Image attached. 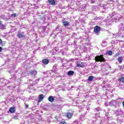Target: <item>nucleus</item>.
<instances>
[{
    "label": "nucleus",
    "mask_w": 124,
    "mask_h": 124,
    "mask_svg": "<svg viewBox=\"0 0 124 124\" xmlns=\"http://www.w3.org/2000/svg\"><path fill=\"white\" fill-rule=\"evenodd\" d=\"M95 61L96 62H106V60L104 58L103 55H97L95 57Z\"/></svg>",
    "instance_id": "1"
},
{
    "label": "nucleus",
    "mask_w": 124,
    "mask_h": 124,
    "mask_svg": "<svg viewBox=\"0 0 124 124\" xmlns=\"http://www.w3.org/2000/svg\"><path fill=\"white\" fill-rule=\"evenodd\" d=\"M100 27L98 26H96L94 27V32L97 34V33H99V31H100Z\"/></svg>",
    "instance_id": "2"
},
{
    "label": "nucleus",
    "mask_w": 124,
    "mask_h": 124,
    "mask_svg": "<svg viewBox=\"0 0 124 124\" xmlns=\"http://www.w3.org/2000/svg\"><path fill=\"white\" fill-rule=\"evenodd\" d=\"M44 97H45L44 95H43V94H40L38 97V102H39V103L41 102V101H42V100H43V99L44 98Z\"/></svg>",
    "instance_id": "3"
},
{
    "label": "nucleus",
    "mask_w": 124,
    "mask_h": 124,
    "mask_svg": "<svg viewBox=\"0 0 124 124\" xmlns=\"http://www.w3.org/2000/svg\"><path fill=\"white\" fill-rule=\"evenodd\" d=\"M84 62H81L80 63H79V62H77V67H85V65H84Z\"/></svg>",
    "instance_id": "4"
},
{
    "label": "nucleus",
    "mask_w": 124,
    "mask_h": 124,
    "mask_svg": "<svg viewBox=\"0 0 124 124\" xmlns=\"http://www.w3.org/2000/svg\"><path fill=\"white\" fill-rule=\"evenodd\" d=\"M48 2L50 5H55L56 4V0H48Z\"/></svg>",
    "instance_id": "5"
},
{
    "label": "nucleus",
    "mask_w": 124,
    "mask_h": 124,
    "mask_svg": "<svg viewBox=\"0 0 124 124\" xmlns=\"http://www.w3.org/2000/svg\"><path fill=\"white\" fill-rule=\"evenodd\" d=\"M66 116L67 119H71V118H72V117L73 116V113H70L69 112H67L66 114Z\"/></svg>",
    "instance_id": "6"
},
{
    "label": "nucleus",
    "mask_w": 124,
    "mask_h": 124,
    "mask_svg": "<svg viewBox=\"0 0 124 124\" xmlns=\"http://www.w3.org/2000/svg\"><path fill=\"white\" fill-rule=\"evenodd\" d=\"M9 111L10 113H15V112H16V109L14 107H11Z\"/></svg>",
    "instance_id": "7"
},
{
    "label": "nucleus",
    "mask_w": 124,
    "mask_h": 124,
    "mask_svg": "<svg viewBox=\"0 0 124 124\" xmlns=\"http://www.w3.org/2000/svg\"><path fill=\"white\" fill-rule=\"evenodd\" d=\"M42 62L44 64H48V63H49V60L47 59H44L43 60H42Z\"/></svg>",
    "instance_id": "8"
},
{
    "label": "nucleus",
    "mask_w": 124,
    "mask_h": 124,
    "mask_svg": "<svg viewBox=\"0 0 124 124\" xmlns=\"http://www.w3.org/2000/svg\"><path fill=\"white\" fill-rule=\"evenodd\" d=\"M118 81L119 83H122V84H124V77H122L120 78H119Z\"/></svg>",
    "instance_id": "9"
},
{
    "label": "nucleus",
    "mask_w": 124,
    "mask_h": 124,
    "mask_svg": "<svg viewBox=\"0 0 124 124\" xmlns=\"http://www.w3.org/2000/svg\"><path fill=\"white\" fill-rule=\"evenodd\" d=\"M62 24L65 27H68V26H69V22H68V21H64V20H62Z\"/></svg>",
    "instance_id": "10"
},
{
    "label": "nucleus",
    "mask_w": 124,
    "mask_h": 124,
    "mask_svg": "<svg viewBox=\"0 0 124 124\" xmlns=\"http://www.w3.org/2000/svg\"><path fill=\"white\" fill-rule=\"evenodd\" d=\"M30 74L31 75H33L34 76H35V75L37 74V72L36 71L31 70L30 72Z\"/></svg>",
    "instance_id": "11"
},
{
    "label": "nucleus",
    "mask_w": 124,
    "mask_h": 124,
    "mask_svg": "<svg viewBox=\"0 0 124 124\" xmlns=\"http://www.w3.org/2000/svg\"><path fill=\"white\" fill-rule=\"evenodd\" d=\"M67 75L68 76H71V75H74V71H68L67 73Z\"/></svg>",
    "instance_id": "12"
},
{
    "label": "nucleus",
    "mask_w": 124,
    "mask_h": 124,
    "mask_svg": "<svg viewBox=\"0 0 124 124\" xmlns=\"http://www.w3.org/2000/svg\"><path fill=\"white\" fill-rule=\"evenodd\" d=\"M48 101H50V102H53V101H54V97L53 96H50L48 97Z\"/></svg>",
    "instance_id": "13"
},
{
    "label": "nucleus",
    "mask_w": 124,
    "mask_h": 124,
    "mask_svg": "<svg viewBox=\"0 0 124 124\" xmlns=\"http://www.w3.org/2000/svg\"><path fill=\"white\" fill-rule=\"evenodd\" d=\"M117 60L119 63L123 62V57H118Z\"/></svg>",
    "instance_id": "14"
},
{
    "label": "nucleus",
    "mask_w": 124,
    "mask_h": 124,
    "mask_svg": "<svg viewBox=\"0 0 124 124\" xmlns=\"http://www.w3.org/2000/svg\"><path fill=\"white\" fill-rule=\"evenodd\" d=\"M17 36L19 38H22V37H24V34L22 33H18L17 34Z\"/></svg>",
    "instance_id": "15"
},
{
    "label": "nucleus",
    "mask_w": 124,
    "mask_h": 124,
    "mask_svg": "<svg viewBox=\"0 0 124 124\" xmlns=\"http://www.w3.org/2000/svg\"><path fill=\"white\" fill-rule=\"evenodd\" d=\"M107 55H108V56H112L113 54V53L112 52V50L108 51L106 52Z\"/></svg>",
    "instance_id": "16"
},
{
    "label": "nucleus",
    "mask_w": 124,
    "mask_h": 124,
    "mask_svg": "<svg viewBox=\"0 0 124 124\" xmlns=\"http://www.w3.org/2000/svg\"><path fill=\"white\" fill-rule=\"evenodd\" d=\"M93 78H94V77L93 76H89L88 78V81H93Z\"/></svg>",
    "instance_id": "17"
},
{
    "label": "nucleus",
    "mask_w": 124,
    "mask_h": 124,
    "mask_svg": "<svg viewBox=\"0 0 124 124\" xmlns=\"http://www.w3.org/2000/svg\"><path fill=\"white\" fill-rule=\"evenodd\" d=\"M17 16V15L16 14H11V17H13L14 18H15V17Z\"/></svg>",
    "instance_id": "18"
},
{
    "label": "nucleus",
    "mask_w": 124,
    "mask_h": 124,
    "mask_svg": "<svg viewBox=\"0 0 124 124\" xmlns=\"http://www.w3.org/2000/svg\"><path fill=\"white\" fill-rule=\"evenodd\" d=\"M0 27H1V29H2L3 30L5 29V26L3 24L1 25Z\"/></svg>",
    "instance_id": "19"
},
{
    "label": "nucleus",
    "mask_w": 124,
    "mask_h": 124,
    "mask_svg": "<svg viewBox=\"0 0 124 124\" xmlns=\"http://www.w3.org/2000/svg\"><path fill=\"white\" fill-rule=\"evenodd\" d=\"M59 124H67V123L65 121H62L60 122Z\"/></svg>",
    "instance_id": "20"
},
{
    "label": "nucleus",
    "mask_w": 124,
    "mask_h": 124,
    "mask_svg": "<svg viewBox=\"0 0 124 124\" xmlns=\"http://www.w3.org/2000/svg\"><path fill=\"white\" fill-rule=\"evenodd\" d=\"M95 110L97 111V112H99V111H100V108L99 107H97L95 108Z\"/></svg>",
    "instance_id": "21"
},
{
    "label": "nucleus",
    "mask_w": 124,
    "mask_h": 124,
    "mask_svg": "<svg viewBox=\"0 0 124 124\" xmlns=\"http://www.w3.org/2000/svg\"><path fill=\"white\" fill-rule=\"evenodd\" d=\"M118 56H120V53H116V54L115 55V58H117V57H118Z\"/></svg>",
    "instance_id": "22"
},
{
    "label": "nucleus",
    "mask_w": 124,
    "mask_h": 124,
    "mask_svg": "<svg viewBox=\"0 0 124 124\" xmlns=\"http://www.w3.org/2000/svg\"><path fill=\"white\" fill-rule=\"evenodd\" d=\"M13 119L14 120H18V117H17V116H16L14 117Z\"/></svg>",
    "instance_id": "23"
},
{
    "label": "nucleus",
    "mask_w": 124,
    "mask_h": 124,
    "mask_svg": "<svg viewBox=\"0 0 124 124\" xmlns=\"http://www.w3.org/2000/svg\"><path fill=\"white\" fill-rule=\"evenodd\" d=\"M25 108H29V105L26 104H25Z\"/></svg>",
    "instance_id": "24"
},
{
    "label": "nucleus",
    "mask_w": 124,
    "mask_h": 124,
    "mask_svg": "<svg viewBox=\"0 0 124 124\" xmlns=\"http://www.w3.org/2000/svg\"><path fill=\"white\" fill-rule=\"evenodd\" d=\"M0 44H2V40L0 38Z\"/></svg>",
    "instance_id": "25"
},
{
    "label": "nucleus",
    "mask_w": 124,
    "mask_h": 124,
    "mask_svg": "<svg viewBox=\"0 0 124 124\" xmlns=\"http://www.w3.org/2000/svg\"><path fill=\"white\" fill-rule=\"evenodd\" d=\"M2 51V47L1 46H0V52Z\"/></svg>",
    "instance_id": "26"
},
{
    "label": "nucleus",
    "mask_w": 124,
    "mask_h": 124,
    "mask_svg": "<svg viewBox=\"0 0 124 124\" xmlns=\"http://www.w3.org/2000/svg\"><path fill=\"white\" fill-rule=\"evenodd\" d=\"M2 25V24H1V21H0V27Z\"/></svg>",
    "instance_id": "27"
},
{
    "label": "nucleus",
    "mask_w": 124,
    "mask_h": 124,
    "mask_svg": "<svg viewBox=\"0 0 124 124\" xmlns=\"http://www.w3.org/2000/svg\"><path fill=\"white\" fill-rule=\"evenodd\" d=\"M122 104H123V107H124V101H123V102Z\"/></svg>",
    "instance_id": "28"
},
{
    "label": "nucleus",
    "mask_w": 124,
    "mask_h": 124,
    "mask_svg": "<svg viewBox=\"0 0 124 124\" xmlns=\"http://www.w3.org/2000/svg\"><path fill=\"white\" fill-rule=\"evenodd\" d=\"M87 96H88V95H86V97H87Z\"/></svg>",
    "instance_id": "29"
},
{
    "label": "nucleus",
    "mask_w": 124,
    "mask_h": 124,
    "mask_svg": "<svg viewBox=\"0 0 124 124\" xmlns=\"http://www.w3.org/2000/svg\"><path fill=\"white\" fill-rule=\"evenodd\" d=\"M87 96H88V95H86V97H87Z\"/></svg>",
    "instance_id": "30"
}]
</instances>
